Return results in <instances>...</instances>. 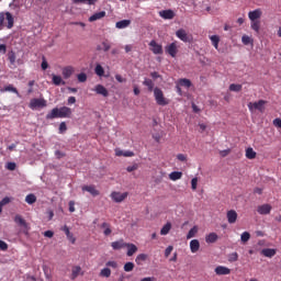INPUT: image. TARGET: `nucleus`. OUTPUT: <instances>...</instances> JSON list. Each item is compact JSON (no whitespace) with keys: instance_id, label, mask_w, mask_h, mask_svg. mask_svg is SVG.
<instances>
[{"instance_id":"36","label":"nucleus","mask_w":281,"mask_h":281,"mask_svg":"<svg viewBox=\"0 0 281 281\" xmlns=\"http://www.w3.org/2000/svg\"><path fill=\"white\" fill-rule=\"evenodd\" d=\"M143 85L148 88V91H153L155 89V82L153 79L145 78Z\"/></svg>"},{"instance_id":"12","label":"nucleus","mask_w":281,"mask_h":281,"mask_svg":"<svg viewBox=\"0 0 281 281\" xmlns=\"http://www.w3.org/2000/svg\"><path fill=\"white\" fill-rule=\"evenodd\" d=\"M126 241H124V239H119L116 241H112L111 243V247L112 249H114V251H117L120 249H126Z\"/></svg>"},{"instance_id":"54","label":"nucleus","mask_w":281,"mask_h":281,"mask_svg":"<svg viewBox=\"0 0 281 281\" xmlns=\"http://www.w3.org/2000/svg\"><path fill=\"white\" fill-rule=\"evenodd\" d=\"M196 186H199V178H193L191 180V188H192V190H196Z\"/></svg>"},{"instance_id":"24","label":"nucleus","mask_w":281,"mask_h":281,"mask_svg":"<svg viewBox=\"0 0 281 281\" xmlns=\"http://www.w3.org/2000/svg\"><path fill=\"white\" fill-rule=\"evenodd\" d=\"M218 240V235L216 233H210L209 235L205 236V243L207 245H212Z\"/></svg>"},{"instance_id":"35","label":"nucleus","mask_w":281,"mask_h":281,"mask_svg":"<svg viewBox=\"0 0 281 281\" xmlns=\"http://www.w3.org/2000/svg\"><path fill=\"white\" fill-rule=\"evenodd\" d=\"M178 86L186 87L187 89H190L192 87V81H190V79L183 78L178 81Z\"/></svg>"},{"instance_id":"58","label":"nucleus","mask_w":281,"mask_h":281,"mask_svg":"<svg viewBox=\"0 0 281 281\" xmlns=\"http://www.w3.org/2000/svg\"><path fill=\"white\" fill-rule=\"evenodd\" d=\"M177 159H178L179 161H188V156L184 155V154H178V155H177Z\"/></svg>"},{"instance_id":"4","label":"nucleus","mask_w":281,"mask_h":281,"mask_svg":"<svg viewBox=\"0 0 281 281\" xmlns=\"http://www.w3.org/2000/svg\"><path fill=\"white\" fill-rule=\"evenodd\" d=\"M14 223H16V225H19V227H23L24 234H26V235L30 234V224H27V222L25 221V218H23V216L15 215Z\"/></svg>"},{"instance_id":"2","label":"nucleus","mask_w":281,"mask_h":281,"mask_svg":"<svg viewBox=\"0 0 281 281\" xmlns=\"http://www.w3.org/2000/svg\"><path fill=\"white\" fill-rule=\"evenodd\" d=\"M154 98H155L156 103L158 104V106H168V104H170V100H168L164 95V91L160 88H155L154 89Z\"/></svg>"},{"instance_id":"37","label":"nucleus","mask_w":281,"mask_h":281,"mask_svg":"<svg viewBox=\"0 0 281 281\" xmlns=\"http://www.w3.org/2000/svg\"><path fill=\"white\" fill-rule=\"evenodd\" d=\"M196 234H199V226H193L187 234V239L190 240V238H194Z\"/></svg>"},{"instance_id":"5","label":"nucleus","mask_w":281,"mask_h":281,"mask_svg":"<svg viewBox=\"0 0 281 281\" xmlns=\"http://www.w3.org/2000/svg\"><path fill=\"white\" fill-rule=\"evenodd\" d=\"M166 54H169L171 58H177V54H179V46H177V42H172L171 44L165 47Z\"/></svg>"},{"instance_id":"31","label":"nucleus","mask_w":281,"mask_h":281,"mask_svg":"<svg viewBox=\"0 0 281 281\" xmlns=\"http://www.w3.org/2000/svg\"><path fill=\"white\" fill-rule=\"evenodd\" d=\"M71 115V109L67 106H63L59 109V117H69Z\"/></svg>"},{"instance_id":"45","label":"nucleus","mask_w":281,"mask_h":281,"mask_svg":"<svg viewBox=\"0 0 281 281\" xmlns=\"http://www.w3.org/2000/svg\"><path fill=\"white\" fill-rule=\"evenodd\" d=\"M99 276L100 278H111V270L109 268H103Z\"/></svg>"},{"instance_id":"19","label":"nucleus","mask_w":281,"mask_h":281,"mask_svg":"<svg viewBox=\"0 0 281 281\" xmlns=\"http://www.w3.org/2000/svg\"><path fill=\"white\" fill-rule=\"evenodd\" d=\"M61 232H64L71 244H76V237H74V234L69 231V226L65 225L61 227Z\"/></svg>"},{"instance_id":"53","label":"nucleus","mask_w":281,"mask_h":281,"mask_svg":"<svg viewBox=\"0 0 281 281\" xmlns=\"http://www.w3.org/2000/svg\"><path fill=\"white\" fill-rule=\"evenodd\" d=\"M5 168L7 170H11V171L16 170V162H8L5 165Z\"/></svg>"},{"instance_id":"42","label":"nucleus","mask_w":281,"mask_h":281,"mask_svg":"<svg viewBox=\"0 0 281 281\" xmlns=\"http://www.w3.org/2000/svg\"><path fill=\"white\" fill-rule=\"evenodd\" d=\"M246 157L247 159H256V151L254 148L249 147L246 149Z\"/></svg>"},{"instance_id":"29","label":"nucleus","mask_w":281,"mask_h":281,"mask_svg":"<svg viewBox=\"0 0 281 281\" xmlns=\"http://www.w3.org/2000/svg\"><path fill=\"white\" fill-rule=\"evenodd\" d=\"M262 256L266 258H273L276 256V249L273 248H265L261 250Z\"/></svg>"},{"instance_id":"59","label":"nucleus","mask_w":281,"mask_h":281,"mask_svg":"<svg viewBox=\"0 0 281 281\" xmlns=\"http://www.w3.org/2000/svg\"><path fill=\"white\" fill-rule=\"evenodd\" d=\"M48 67H49V64L47 63V59H45V57H43V61H42L43 71H45Z\"/></svg>"},{"instance_id":"63","label":"nucleus","mask_w":281,"mask_h":281,"mask_svg":"<svg viewBox=\"0 0 281 281\" xmlns=\"http://www.w3.org/2000/svg\"><path fill=\"white\" fill-rule=\"evenodd\" d=\"M8 203H10V198H4L0 201V205H2V207L3 205H8Z\"/></svg>"},{"instance_id":"57","label":"nucleus","mask_w":281,"mask_h":281,"mask_svg":"<svg viewBox=\"0 0 281 281\" xmlns=\"http://www.w3.org/2000/svg\"><path fill=\"white\" fill-rule=\"evenodd\" d=\"M67 131V123L61 122L59 124V133H65Z\"/></svg>"},{"instance_id":"38","label":"nucleus","mask_w":281,"mask_h":281,"mask_svg":"<svg viewBox=\"0 0 281 281\" xmlns=\"http://www.w3.org/2000/svg\"><path fill=\"white\" fill-rule=\"evenodd\" d=\"M53 85L56 87H60V85H65V81H63V77L58 75H53Z\"/></svg>"},{"instance_id":"56","label":"nucleus","mask_w":281,"mask_h":281,"mask_svg":"<svg viewBox=\"0 0 281 281\" xmlns=\"http://www.w3.org/2000/svg\"><path fill=\"white\" fill-rule=\"evenodd\" d=\"M105 267H111L112 269H117V261H108Z\"/></svg>"},{"instance_id":"9","label":"nucleus","mask_w":281,"mask_h":281,"mask_svg":"<svg viewBox=\"0 0 281 281\" xmlns=\"http://www.w3.org/2000/svg\"><path fill=\"white\" fill-rule=\"evenodd\" d=\"M176 36L177 38H180V41H182L183 43H190V36L188 35V32H186V30L183 29H179L176 32Z\"/></svg>"},{"instance_id":"8","label":"nucleus","mask_w":281,"mask_h":281,"mask_svg":"<svg viewBox=\"0 0 281 281\" xmlns=\"http://www.w3.org/2000/svg\"><path fill=\"white\" fill-rule=\"evenodd\" d=\"M149 47H150V52H153V54L159 55V54H164V46H161V44H158L157 41L153 40L149 43Z\"/></svg>"},{"instance_id":"3","label":"nucleus","mask_w":281,"mask_h":281,"mask_svg":"<svg viewBox=\"0 0 281 281\" xmlns=\"http://www.w3.org/2000/svg\"><path fill=\"white\" fill-rule=\"evenodd\" d=\"M29 106L32 111H35L36 109H45V106H47V101L45 99H31Z\"/></svg>"},{"instance_id":"47","label":"nucleus","mask_w":281,"mask_h":281,"mask_svg":"<svg viewBox=\"0 0 281 281\" xmlns=\"http://www.w3.org/2000/svg\"><path fill=\"white\" fill-rule=\"evenodd\" d=\"M238 261V252H232L228 255V262H237Z\"/></svg>"},{"instance_id":"60","label":"nucleus","mask_w":281,"mask_h":281,"mask_svg":"<svg viewBox=\"0 0 281 281\" xmlns=\"http://www.w3.org/2000/svg\"><path fill=\"white\" fill-rule=\"evenodd\" d=\"M0 249H1V251H7L8 244L3 240H0Z\"/></svg>"},{"instance_id":"30","label":"nucleus","mask_w":281,"mask_h":281,"mask_svg":"<svg viewBox=\"0 0 281 281\" xmlns=\"http://www.w3.org/2000/svg\"><path fill=\"white\" fill-rule=\"evenodd\" d=\"M131 25V20H122L116 22L115 27L117 30H125V27H128Z\"/></svg>"},{"instance_id":"50","label":"nucleus","mask_w":281,"mask_h":281,"mask_svg":"<svg viewBox=\"0 0 281 281\" xmlns=\"http://www.w3.org/2000/svg\"><path fill=\"white\" fill-rule=\"evenodd\" d=\"M240 238L241 243H248L249 238H251V235L249 234V232H244Z\"/></svg>"},{"instance_id":"7","label":"nucleus","mask_w":281,"mask_h":281,"mask_svg":"<svg viewBox=\"0 0 281 281\" xmlns=\"http://www.w3.org/2000/svg\"><path fill=\"white\" fill-rule=\"evenodd\" d=\"M128 196V192H117V191H113L111 193V199L114 201V203H122V201H125Z\"/></svg>"},{"instance_id":"27","label":"nucleus","mask_w":281,"mask_h":281,"mask_svg":"<svg viewBox=\"0 0 281 281\" xmlns=\"http://www.w3.org/2000/svg\"><path fill=\"white\" fill-rule=\"evenodd\" d=\"M101 229L103 231L104 236H111L113 234V231L111 229V224L104 222L101 224Z\"/></svg>"},{"instance_id":"16","label":"nucleus","mask_w":281,"mask_h":281,"mask_svg":"<svg viewBox=\"0 0 281 281\" xmlns=\"http://www.w3.org/2000/svg\"><path fill=\"white\" fill-rule=\"evenodd\" d=\"M216 276H229L232 273V270L225 266H217L215 268Z\"/></svg>"},{"instance_id":"20","label":"nucleus","mask_w":281,"mask_h":281,"mask_svg":"<svg viewBox=\"0 0 281 281\" xmlns=\"http://www.w3.org/2000/svg\"><path fill=\"white\" fill-rule=\"evenodd\" d=\"M190 249H191V254H196V251L201 249V243L199 241V239H192L190 241Z\"/></svg>"},{"instance_id":"43","label":"nucleus","mask_w":281,"mask_h":281,"mask_svg":"<svg viewBox=\"0 0 281 281\" xmlns=\"http://www.w3.org/2000/svg\"><path fill=\"white\" fill-rule=\"evenodd\" d=\"M94 72L97 76L102 78V76H104V68L102 67V65L98 64L94 68Z\"/></svg>"},{"instance_id":"46","label":"nucleus","mask_w":281,"mask_h":281,"mask_svg":"<svg viewBox=\"0 0 281 281\" xmlns=\"http://www.w3.org/2000/svg\"><path fill=\"white\" fill-rule=\"evenodd\" d=\"M229 91H235L238 93V91H243V85L232 83L229 86Z\"/></svg>"},{"instance_id":"6","label":"nucleus","mask_w":281,"mask_h":281,"mask_svg":"<svg viewBox=\"0 0 281 281\" xmlns=\"http://www.w3.org/2000/svg\"><path fill=\"white\" fill-rule=\"evenodd\" d=\"M265 104H267V101L265 100H259L258 102H249L248 103V109L249 111H254V109L256 111H260V113H262L265 111Z\"/></svg>"},{"instance_id":"13","label":"nucleus","mask_w":281,"mask_h":281,"mask_svg":"<svg viewBox=\"0 0 281 281\" xmlns=\"http://www.w3.org/2000/svg\"><path fill=\"white\" fill-rule=\"evenodd\" d=\"M271 210H272L271 204H262L257 207L258 214H261V215L271 214Z\"/></svg>"},{"instance_id":"62","label":"nucleus","mask_w":281,"mask_h":281,"mask_svg":"<svg viewBox=\"0 0 281 281\" xmlns=\"http://www.w3.org/2000/svg\"><path fill=\"white\" fill-rule=\"evenodd\" d=\"M232 153V149H224L220 151L221 157H227Z\"/></svg>"},{"instance_id":"55","label":"nucleus","mask_w":281,"mask_h":281,"mask_svg":"<svg viewBox=\"0 0 281 281\" xmlns=\"http://www.w3.org/2000/svg\"><path fill=\"white\" fill-rule=\"evenodd\" d=\"M172 249H175V247L172 246H168L165 250V258H168L171 254H172Z\"/></svg>"},{"instance_id":"21","label":"nucleus","mask_w":281,"mask_h":281,"mask_svg":"<svg viewBox=\"0 0 281 281\" xmlns=\"http://www.w3.org/2000/svg\"><path fill=\"white\" fill-rule=\"evenodd\" d=\"M104 16H106L105 11L97 12L89 18V22L93 23V21H100V19H104Z\"/></svg>"},{"instance_id":"32","label":"nucleus","mask_w":281,"mask_h":281,"mask_svg":"<svg viewBox=\"0 0 281 281\" xmlns=\"http://www.w3.org/2000/svg\"><path fill=\"white\" fill-rule=\"evenodd\" d=\"M181 177H183V172L181 171H172L170 175H169V179L171 181H179V179H181Z\"/></svg>"},{"instance_id":"48","label":"nucleus","mask_w":281,"mask_h":281,"mask_svg":"<svg viewBox=\"0 0 281 281\" xmlns=\"http://www.w3.org/2000/svg\"><path fill=\"white\" fill-rule=\"evenodd\" d=\"M241 43H243L244 45H250V43H254V40H252L251 37H249L248 35H244V36L241 37Z\"/></svg>"},{"instance_id":"33","label":"nucleus","mask_w":281,"mask_h":281,"mask_svg":"<svg viewBox=\"0 0 281 281\" xmlns=\"http://www.w3.org/2000/svg\"><path fill=\"white\" fill-rule=\"evenodd\" d=\"M210 41L215 49H218V44L221 43V37L218 35H211Z\"/></svg>"},{"instance_id":"40","label":"nucleus","mask_w":281,"mask_h":281,"mask_svg":"<svg viewBox=\"0 0 281 281\" xmlns=\"http://www.w3.org/2000/svg\"><path fill=\"white\" fill-rule=\"evenodd\" d=\"M27 3V0H13L12 3H10V8H23V4Z\"/></svg>"},{"instance_id":"1","label":"nucleus","mask_w":281,"mask_h":281,"mask_svg":"<svg viewBox=\"0 0 281 281\" xmlns=\"http://www.w3.org/2000/svg\"><path fill=\"white\" fill-rule=\"evenodd\" d=\"M7 27L12 30L14 27V16L10 12H0V30Z\"/></svg>"},{"instance_id":"44","label":"nucleus","mask_w":281,"mask_h":281,"mask_svg":"<svg viewBox=\"0 0 281 281\" xmlns=\"http://www.w3.org/2000/svg\"><path fill=\"white\" fill-rule=\"evenodd\" d=\"M123 269H124V271H125L126 273H131V271H133V269H135V263L128 261V262H126V263L124 265Z\"/></svg>"},{"instance_id":"34","label":"nucleus","mask_w":281,"mask_h":281,"mask_svg":"<svg viewBox=\"0 0 281 281\" xmlns=\"http://www.w3.org/2000/svg\"><path fill=\"white\" fill-rule=\"evenodd\" d=\"M250 27L256 32V34H260V20L251 21Z\"/></svg>"},{"instance_id":"14","label":"nucleus","mask_w":281,"mask_h":281,"mask_svg":"<svg viewBox=\"0 0 281 281\" xmlns=\"http://www.w3.org/2000/svg\"><path fill=\"white\" fill-rule=\"evenodd\" d=\"M98 95H103V98H109V90L102 85H97L93 89Z\"/></svg>"},{"instance_id":"49","label":"nucleus","mask_w":281,"mask_h":281,"mask_svg":"<svg viewBox=\"0 0 281 281\" xmlns=\"http://www.w3.org/2000/svg\"><path fill=\"white\" fill-rule=\"evenodd\" d=\"M4 91H11V93H15L16 95H19V90H16V88H14V86L12 85L5 86Z\"/></svg>"},{"instance_id":"10","label":"nucleus","mask_w":281,"mask_h":281,"mask_svg":"<svg viewBox=\"0 0 281 281\" xmlns=\"http://www.w3.org/2000/svg\"><path fill=\"white\" fill-rule=\"evenodd\" d=\"M78 276H85V272H82V267L80 266H72L71 268V274L70 280H76Z\"/></svg>"},{"instance_id":"52","label":"nucleus","mask_w":281,"mask_h":281,"mask_svg":"<svg viewBox=\"0 0 281 281\" xmlns=\"http://www.w3.org/2000/svg\"><path fill=\"white\" fill-rule=\"evenodd\" d=\"M77 79L79 82H87V74L80 72L79 75H77Z\"/></svg>"},{"instance_id":"25","label":"nucleus","mask_w":281,"mask_h":281,"mask_svg":"<svg viewBox=\"0 0 281 281\" xmlns=\"http://www.w3.org/2000/svg\"><path fill=\"white\" fill-rule=\"evenodd\" d=\"M170 229H172V223L167 222L160 229V236H168V234H170Z\"/></svg>"},{"instance_id":"61","label":"nucleus","mask_w":281,"mask_h":281,"mask_svg":"<svg viewBox=\"0 0 281 281\" xmlns=\"http://www.w3.org/2000/svg\"><path fill=\"white\" fill-rule=\"evenodd\" d=\"M137 168H139V166H137V164L133 165V166H128L126 168L127 172H134V170H137Z\"/></svg>"},{"instance_id":"28","label":"nucleus","mask_w":281,"mask_h":281,"mask_svg":"<svg viewBox=\"0 0 281 281\" xmlns=\"http://www.w3.org/2000/svg\"><path fill=\"white\" fill-rule=\"evenodd\" d=\"M72 74H74V67L68 66L63 68V76L66 80L71 78Z\"/></svg>"},{"instance_id":"41","label":"nucleus","mask_w":281,"mask_h":281,"mask_svg":"<svg viewBox=\"0 0 281 281\" xmlns=\"http://www.w3.org/2000/svg\"><path fill=\"white\" fill-rule=\"evenodd\" d=\"M8 60L10 61V65H15L16 54L13 50L8 53Z\"/></svg>"},{"instance_id":"22","label":"nucleus","mask_w":281,"mask_h":281,"mask_svg":"<svg viewBox=\"0 0 281 281\" xmlns=\"http://www.w3.org/2000/svg\"><path fill=\"white\" fill-rule=\"evenodd\" d=\"M159 15L161 16V19H166V20L175 19V11L162 10L159 12Z\"/></svg>"},{"instance_id":"18","label":"nucleus","mask_w":281,"mask_h":281,"mask_svg":"<svg viewBox=\"0 0 281 281\" xmlns=\"http://www.w3.org/2000/svg\"><path fill=\"white\" fill-rule=\"evenodd\" d=\"M82 191L89 192L92 196L100 195V191H98L94 186H83Z\"/></svg>"},{"instance_id":"23","label":"nucleus","mask_w":281,"mask_h":281,"mask_svg":"<svg viewBox=\"0 0 281 281\" xmlns=\"http://www.w3.org/2000/svg\"><path fill=\"white\" fill-rule=\"evenodd\" d=\"M56 117H60V110L55 108L50 111V113L46 114V120H56Z\"/></svg>"},{"instance_id":"64","label":"nucleus","mask_w":281,"mask_h":281,"mask_svg":"<svg viewBox=\"0 0 281 281\" xmlns=\"http://www.w3.org/2000/svg\"><path fill=\"white\" fill-rule=\"evenodd\" d=\"M273 124L278 127L281 128V119H274Z\"/></svg>"},{"instance_id":"51","label":"nucleus","mask_w":281,"mask_h":281,"mask_svg":"<svg viewBox=\"0 0 281 281\" xmlns=\"http://www.w3.org/2000/svg\"><path fill=\"white\" fill-rule=\"evenodd\" d=\"M75 3H87L88 5H93L95 0H72Z\"/></svg>"},{"instance_id":"26","label":"nucleus","mask_w":281,"mask_h":281,"mask_svg":"<svg viewBox=\"0 0 281 281\" xmlns=\"http://www.w3.org/2000/svg\"><path fill=\"white\" fill-rule=\"evenodd\" d=\"M146 260H148V255H146V254H139L135 258V262L138 266L144 265V262H146Z\"/></svg>"},{"instance_id":"11","label":"nucleus","mask_w":281,"mask_h":281,"mask_svg":"<svg viewBox=\"0 0 281 281\" xmlns=\"http://www.w3.org/2000/svg\"><path fill=\"white\" fill-rule=\"evenodd\" d=\"M226 218L231 225H234L238 221V213L234 210L227 211Z\"/></svg>"},{"instance_id":"15","label":"nucleus","mask_w":281,"mask_h":281,"mask_svg":"<svg viewBox=\"0 0 281 281\" xmlns=\"http://www.w3.org/2000/svg\"><path fill=\"white\" fill-rule=\"evenodd\" d=\"M125 248L127 249L126 256L131 258L132 256H135V252L138 251V248L135 244L127 243L125 244Z\"/></svg>"},{"instance_id":"17","label":"nucleus","mask_w":281,"mask_h":281,"mask_svg":"<svg viewBox=\"0 0 281 281\" xmlns=\"http://www.w3.org/2000/svg\"><path fill=\"white\" fill-rule=\"evenodd\" d=\"M260 16H262V10H260V9H256L248 13V18L250 21H258V19H260Z\"/></svg>"},{"instance_id":"39","label":"nucleus","mask_w":281,"mask_h":281,"mask_svg":"<svg viewBox=\"0 0 281 281\" xmlns=\"http://www.w3.org/2000/svg\"><path fill=\"white\" fill-rule=\"evenodd\" d=\"M25 202L29 204V205H34V203L36 202V195L33 194V193H30L25 196Z\"/></svg>"}]
</instances>
